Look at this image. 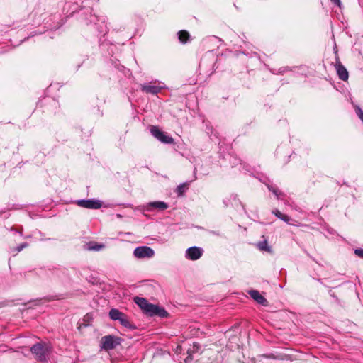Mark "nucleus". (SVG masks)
Returning a JSON list of instances; mask_svg holds the SVG:
<instances>
[{"mask_svg":"<svg viewBox=\"0 0 363 363\" xmlns=\"http://www.w3.org/2000/svg\"><path fill=\"white\" fill-rule=\"evenodd\" d=\"M76 203L80 207L89 209H99L102 206L101 201L96 199H80Z\"/></svg>","mask_w":363,"mask_h":363,"instance_id":"39448f33","label":"nucleus"},{"mask_svg":"<svg viewBox=\"0 0 363 363\" xmlns=\"http://www.w3.org/2000/svg\"><path fill=\"white\" fill-rule=\"evenodd\" d=\"M187 189V185L185 183L179 184L176 189L178 196H182Z\"/></svg>","mask_w":363,"mask_h":363,"instance_id":"412c9836","label":"nucleus"},{"mask_svg":"<svg viewBox=\"0 0 363 363\" xmlns=\"http://www.w3.org/2000/svg\"><path fill=\"white\" fill-rule=\"evenodd\" d=\"M335 5L337 6L338 7H341L342 3L340 0H330Z\"/></svg>","mask_w":363,"mask_h":363,"instance_id":"cd10ccee","label":"nucleus"},{"mask_svg":"<svg viewBox=\"0 0 363 363\" xmlns=\"http://www.w3.org/2000/svg\"><path fill=\"white\" fill-rule=\"evenodd\" d=\"M104 247V245L98 244V243H94V244L90 243V245L89 246V250H95V251H99V250L103 249Z\"/></svg>","mask_w":363,"mask_h":363,"instance_id":"4be33fe9","label":"nucleus"},{"mask_svg":"<svg viewBox=\"0 0 363 363\" xmlns=\"http://www.w3.org/2000/svg\"><path fill=\"white\" fill-rule=\"evenodd\" d=\"M203 255V250L201 247L194 246L186 250V257L190 260H197Z\"/></svg>","mask_w":363,"mask_h":363,"instance_id":"6e6552de","label":"nucleus"},{"mask_svg":"<svg viewBox=\"0 0 363 363\" xmlns=\"http://www.w3.org/2000/svg\"><path fill=\"white\" fill-rule=\"evenodd\" d=\"M30 352L35 355V359L39 362H45L47 359L48 347L44 343L38 342L30 347Z\"/></svg>","mask_w":363,"mask_h":363,"instance_id":"f03ea898","label":"nucleus"},{"mask_svg":"<svg viewBox=\"0 0 363 363\" xmlns=\"http://www.w3.org/2000/svg\"><path fill=\"white\" fill-rule=\"evenodd\" d=\"M150 206L157 208L160 211L165 210L168 208V204L164 201H153L150 203Z\"/></svg>","mask_w":363,"mask_h":363,"instance_id":"4468645a","label":"nucleus"},{"mask_svg":"<svg viewBox=\"0 0 363 363\" xmlns=\"http://www.w3.org/2000/svg\"><path fill=\"white\" fill-rule=\"evenodd\" d=\"M268 189L272 191L277 198V199H282L284 194L275 186L268 185Z\"/></svg>","mask_w":363,"mask_h":363,"instance_id":"a211bd4d","label":"nucleus"},{"mask_svg":"<svg viewBox=\"0 0 363 363\" xmlns=\"http://www.w3.org/2000/svg\"><path fill=\"white\" fill-rule=\"evenodd\" d=\"M152 135L164 144H172L174 143L172 137L162 131L157 126L152 125L150 129Z\"/></svg>","mask_w":363,"mask_h":363,"instance_id":"7ed1b4c3","label":"nucleus"},{"mask_svg":"<svg viewBox=\"0 0 363 363\" xmlns=\"http://www.w3.org/2000/svg\"><path fill=\"white\" fill-rule=\"evenodd\" d=\"M123 341L122 338L113 335H108L101 337L100 347L101 350L109 351L116 348Z\"/></svg>","mask_w":363,"mask_h":363,"instance_id":"f257e3e1","label":"nucleus"},{"mask_svg":"<svg viewBox=\"0 0 363 363\" xmlns=\"http://www.w3.org/2000/svg\"><path fill=\"white\" fill-rule=\"evenodd\" d=\"M262 357H265L267 359H279V360L284 359V357L282 354L275 355L273 353L263 354L259 355L257 359H252L253 363H258V362H260L259 359H261Z\"/></svg>","mask_w":363,"mask_h":363,"instance_id":"9b49d317","label":"nucleus"},{"mask_svg":"<svg viewBox=\"0 0 363 363\" xmlns=\"http://www.w3.org/2000/svg\"><path fill=\"white\" fill-rule=\"evenodd\" d=\"M187 353L188 356L185 359V362L186 363H190L194 359V357H193L192 354L189 350L187 351Z\"/></svg>","mask_w":363,"mask_h":363,"instance_id":"bb28decb","label":"nucleus"},{"mask_svg":"<svg viewBox=\"0 0 363 363\" xmlns=\"http://www.w3.org/2000/svg\"><path fill=\"white\" fill-rule=\"evenodd\" d=\"M91 315H89V313H87L83 318V321L84 322V325L86 327V326H88L89 325V322L91 321Z\"/></svg>","mask_w":363,"mask_h":363,"instance_id":"b1692460","label":"nucleus"},{"mask_svg":"<svg viewBox=\"0 0 363 363\" xmlns=\"http://www.w3.org/2000/svg\"><path fill=\"white\" fill-rule=\"evenodd\" d=\"M203 357H201L200 359H198L196 360V363H208L207 362H203Z\"/></svg>","mask_w":363,"mask_h":363,"instance_id":"c756f323","label":"nucleus"},{"mask_svg":"<svg viewBox=\"0 0 363 363\" xmlns=\"http://www.w3.org/2000/svg\"><path fill=\"white\" fill-rule=\"evenodd\" d=\"M121 325L130 330H135L137 327L133 323H130L127 315L120 322Z\"/></svg>","mask_w":363,"mask_h":363,"instance_id":"2eb2a0df","label":"nucleus"},{"mask_svg":"<svg viewBox=\"0 0 363 363\" xmlns=\"http://www.w3.org/2000/svg\"><path fill=\"white\" fill-rule=\"evenodd\" d=\"M354 254H355L357 257H360V258L363 259V249H362V248H357V249H355V250H354Z\"/></svg>","mask_w":363,"mask_h":363,"instance_id":"a878e982","label":"nucleus"},{"mask_svg":"<svg viewBox=\"0 0 363 363\" xmlns=\"http://www.w3.org/2000/svg\"><path fill=\"white\" fill-rule=\"evenodd\" d=\"M272 213L274 214L278 218L282 220L286 223H289L291 218L287 215L283 214L278 209H275L272 211Z\"/></svg>","mask_w":363,"mask_h":363,"instance_id":"f3484780","label":"nucleus"},{"mask_svg":"<svg viewBox=\"0 0 363 363\" xmlns=\"http://www.w3.org/2000/svg\"><path fill=\"white\" fill-rule=\"evenodd\" d=\"M28 244L27 242H23L21 244H20L18 246H17L14 251L17 252H21V250H23L24 248H26V247H28Z\"/></svg>","mask_w":363,"mask_h":363,"instance_id":"393cba45","label":"nucleus"},{"mask_svg":"<svg viewBox=\"0 0 363 363\" xmlns=\"http://www.w3.org/2000/svg\"><path fill=\"white\" fill-rule=\"evenodd\" d=\"M134 302L148 315L151 316L153 309H155V305L149 303L145 298L136 296L134 298Z\"/></svg>","mask_w":363,"mask_h":363,"instance_id":"20e7f679","label":"nucleus"},{"mask_svg":"<svg viewBox=\"0 0 363 363\" xmlns=\"http://www.w3.org/2000/svg\"><path fill=\"white\" fill-rule=\"evenodd\" d=\"M178 38L182 43H186L189 40L190 35L184 30H180L177 33Z\"/></svg>","mask_w":363,"mask_h":363,"instance_id":"ddd939ff","label":"nucleus"},{"mask_svg":"<svg viewBox=\"0 0 363 363\" xmlns=\"http://www.w3.org/2000/svg\"><path fill=\"white\" fill-rule=\"evenodd\" d=\"M354 109H355V113L357 115V116L359 117V118L362 121V122L363 123V111L362 109L359 106H356L354 107Z\"/></svg>","mask_w":363,"mask_h":363,"instance_id":"5701e85b","label":"nucleus"},{"mask_svg":"<svg viewBox=\"0 0 363 363\" xmlns=\"http://www.w3.org/2000/svg\"><path fill=\"white\" fill-rule=\"evenodd\" d=\"M140 89L143 92L146 94H157L162 89V86L152 84H143L140 85Z\"/></svg>","mask_w":363,"mask_h":363,"instance_id":"1a4fd4ad","label":"nucleus"},{"mask_svg":"<svg viewBox=\"0 0 363 363\" xmlns=\"http://www.w3.org/2000/svg\"><path fill=\"white\" fill-rule=\"evenodd\" d=\"M108 314L111 320H116L118 318H119V316L122 314V312L116 308H112L110 310Z\"/></svg>","mask_w":363,"mask_h":363,"instance_id":"aec40b11","label":"nucleus"},{"mask_svg":"<svg viewBox=\"0 0 363 363\" xmlns=\"http://www.w3.org/2000/svg\"><path fill=\"white\" fill-rule=\"evenodd\" d=\"M101 28H102L101 27ZM99 33H104V32H106V29H105V30H104V29H101V30H99Z\"/></svg>","mask_w":363,"mask_h":363,"instance_id":"2f4dec72","label":"nucleus"},{"mask_svg":"<svg viewBox=\"0 0 363 363\" xmlns=\"http://www.w3.org/2000/svg\"><path fill=\"white\" fill-rule=\"evenodd\" d=\"M257 247L261 251H266L269 253H272V250L270 246L268 245L267 241L264 240L258 242Z\"/></svg>","mask_w":363,"mask_h":363,"instance_id":"dca6fc26","label":"nucleus"},{"mask_svg":"<svg viewBox=\"0 0 363 363\" xmlns=\"http://www.w3.org/2000/svg\"><path fill=\"white\" fill-rule=\"evenodd\" d=\"M249 294L250 296L256 301L258 303L262 306H267L268 301L267 300L260 294V293L257 290H251L249 291Z\"/></svg>","mask_w":363,"mask_h":363,"instance_id":"9d476101","label":"nucleus"},{"mask_svg":"<svg viewBox=\"0 0 363 363\" xmlns=\"http://www.w3.org/2000/svg\"><path fill=\"white\" fill-rule=\"evenodd\" d=\"M133 255L137 258H150L154 256L155 252L148 246H140L134 250Z\"/></svg>","mask_w":363,"mask_h":363,"instance_id":"423d86ee","label":"nucleus"},{"mask_svg":"<svg viewBox=\"0 0 363 363\" xmlns=\"http://www.w3.org/2000/svg\"><path fill=\"white\" fill-rule=\"evenodd\" d=\"M18 233L21 235L22 234V230H21L18 231Z\"/></svg>","mask_w":363,"mask_h":363,"instance_id":"473e14b6","label":"nucleus"},{"mask_svg":"<svg viewBox=\"0 0 363 363\" xmlns=\"http://www.w3.org/2000/svg\"><path fill=\"white\" fill-rule=\"evenodd\" d=\"M335 67L339 78L343 81L347 80L349 77L348 72L345 66L341 63L339 56L335 57Z\"/></svg>","mask_w":363,"mask_h":363,"instance_id":"0eeeda50","label":"nucleus"},{"mask_svg":"<svg viewBox=\"0 0 363 363\" xmlns=\"http://www.w3.org/2000/svg\"><path fill=\"white\" fill-rule=\"evenodd\" d=\"M155 309H153L151 316L157 315L160 318H167L169 314L164 308H160L156 305L155 306Z\"/></svg>","mask_w":363,"mask_h":363,"instance_id":"f8f14e48","label":"nucleus"},{"mask_svg":"<svg viewBox=\"0 0 363 363\" xmlns=\"http://www.w3.org/2000/svg\"><path fill=\"white\" fill-rule=\"evenodd\" d=\"M90 9H87L86 11L89 13V17H85L84 21L85 23L88 25L89 23H94V24H96V21H99V18L98 16L95 15H92L90 12Z\"/></svg>","mask_w":363,"mask_h":363,"instance_id":"6ab92c4d","label":"nucleus"},{"mask_svg":"<svg viewBox=\"0 0 363 363\" xmlns=\"http://www.w3.org/2000/svg\"><path fill=\"white\" fill-rule=\"evenodd\" d=\"M126 315L123 313H122V314L119 316V318H118V319L116 320H118L119 322L121 321V320Z\"/></svg>","mask_w":363,"mask_h":363,"instance_id":"c85d7f7f","label":"nucleus"},{"mask_svg":"<svg viewBox=\"0 0 363 363\" xmlns=\"http://www.w3.org/2000/svg\"><path fill=\"white\" fill-rule=\"evenodd\" d=\"M334 52H335V57H336L337 56H338V54H337V45H336V44H335V46H334Z\"/></svg>","mask_w":363,"mask_h":363,"instance_id":"7c9ffc66","label":"nucleus"}]
</instances>
